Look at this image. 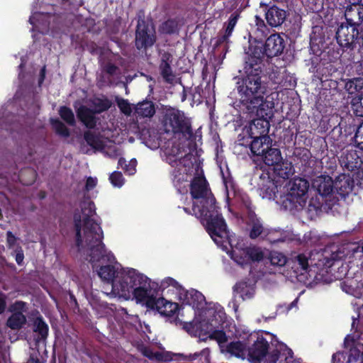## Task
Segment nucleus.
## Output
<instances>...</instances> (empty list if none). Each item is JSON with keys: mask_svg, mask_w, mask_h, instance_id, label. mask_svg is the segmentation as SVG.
<instances>
[{"mask_svg": "<svg viewBox=\"0 0 363 363\" xmlns=\"http://www.w3.org/2000/svg\"><path fill=\"white\" fill-rule=\"evenodd\" d=\"M33 330L38 334L37 341H45L48 336L49 327L43 316H37L33 323Z\"/></svg>", "mask_w": 363, "mask_h": 363, "instance_id": "c756f323", "label": "nucleus"}, {"mask_svg": "<svg viewBox=\"0 0 363 363\" xmlns=\"http://www.w3.org/2000/svg\"><path fill=\"white\" fill-rule=\"evenodd\" d=\"M241 201L243 206L247 210L250 214L253 215V206L252 201L247 195H243L241 196Z\"/></svg>", "mask_w": 363, "mask_h": 363, "instance_id": "6e6d98bb", "label": "nucleus"}, {"mask_svg": "<svg viewBox=\"0 0 363 363\" xmlns=\"http://www.w3.org/2000/svg\"><path fill=\"white\" fill-rule=\"evenodd\" d=\"M164 126L167 133L182 134L188 139L194 138L191 122L179 110L172 108L167 111L164 116Z\"/></svg>", "mask_w": 363, "mask_h": 363, "instance_id": "0eeeda50", "label": "nucleus"}, {"mask_svg": "<svg viewBox=\"0 0 363 363\" xmlns=\"http://www.w3.org/2000/svg\"><path fill=\"white\" fill-rule=\"evenodd\" d=\"M269 121L267 118H255L250 123L247 133L248 136H269Z\"/></svg>", "mask_w": 363, "mask_h": 363, "instance_id": "5701e85b", "label": "nucleus"}, {"mask_svg": "<svg viewBox=\"0 0 363 363\" xmlns=\"http://www.w3.org/2000/svg\"><path fill=\"white\" fill-rule=\"evenodd\" d=\"M17 238L13 234L11 231L6 233V241L9 247H12L16 245Z\"/></svg>", "mask_w": 363, "mask_h": 363, "instance_id": "e2e57ef3", "label": "nucleus"}, {"mask_svg": "<svg viewBox=\"0 0 363 363\" xmlns=\"http://www.w3.org/2000/svg\"><path fill=\"white\" fill-rule=\"evenodd\" d=\"M109 181L113 186L121 187L124 184L125 179L121 172L115 171L110 174Z\"/></svg>", "mask_w": 363, "mask_h": 363, "instance_id": "49530a36", "label": "nucleus"}, {"mask_svg": "<svg viewBox=\"0 0 363 363\" xmlns=\"http://www.w3.org/2000/svg\"><path fill=\"white\" fill-rule=\"evenodd\" d=\"M261 7H265V18L269 26L271 27L280 26L285 21L286 11L284 9L273 5L270 7L267 4H260Z\"/></svg>", "mask_w": 363, "mask_h": 363, "instance_id": "a211bd4d", "label": "nucleus"}, {"mask_svg": "<svg viewBox=\"0 0 363 363\" xmlns=\"http://www.w3.org/2000/svg\"><path fill=\"white\" fill-rule=\"evenodd\" d=\"M119 277V280L113 282V295L128 299L133 294L138 303L146 304L152 294L154 286H158V283L152 282L147 277L133 268L123 270Z\"/></svg>", "mask_w": 363, "mask_h": 363, "instance_id": "7ed1b4c3", "label": "nucleus"}, {"mask_svg": "<svg viewBox=\"0 0 363 363\" xmlns=\"http://www.w3.org/2000/svg\"><path fill=\"white\" fill-rule=\"evenodd\" d=\"M15 252V259L16 263L18 265H22L23 264L24 259V254L23 250L21 246H18L14 251Z\"/></svg>", "mask_w": 363, "mask_h": 363, "instance_id": "13d9d810", "label": "nucleus"}, {"mask_svg": "<svg viewBox=\"0 0 363 363\" xmlns=\"http://www.w3.org/2000/svg\"><path fill=\"white\" fill-rule=\"evenodd\" d=\"M264 95H261L257 97H253L252 99L242 104L247 111L250 113H255L257 118H270L272 115V107L269 106L268 102L264 100Z\"/></svg>", "mask_w": 363, "mask_h": 363, "instance_id": "dca6fc26", "label": "nucleus"}, {"mask_svg": "<svg viewBox=\"0 0 363 363\" xmlns=\"http://www.w3.org/2000/svg\"><path fill=\"white\" fill-rule=\"evenodd\" d=\"M123 269L118 271V269L116 268L113 265L107 264L104 266H101L98 270V275L99 277L104 281L111 284V293L113 294V282L119 280L121 275V272Z\"/></svg>", "mask_w": 363, "mask_h": 363, "instance_id": "393cba45", "label": "nucleus"}, {"mask_svg": "<svg viewBox=\"0 0 363 363\" xmlns=\"http://www.w3.org/2000/svg\"><path fill=\"white\" fill-rule=\"evenodd\" d=\"M60 118L68 125L74 126L76 124L74 113L72 110L66 106H60L59 109Z\"/></svg>", "mask_w": 363, "mask_h": 363, "instance_id": "79ce46f5", "label": "nucleus"}, {"mask_svg": "<svg viewBox=\"0 0 363 363\" xmlns=\"http://www.w3.org/2000/svg\"><path fill=\"white\" fill-rule=\"evenodd\" d=\"M264 258L262 250L257 247H246L232 251V259L238 264L244 267L251 262H260Z\"/></svg>", "mask_w": 363, "mask_h": 363, "instance_id": "9d476101", "label": "nucleus"}, {"mask_svg": "<svg viewBox=\"0 0 363 363\" xmlns=\"http://www.w3.org/2000/svg\"><path fill=\"white\" fill-rule=\"evenodd\" d=\"M257 186L263 199H275L281 181L272 177L269 172L263 171L259 177Z\"/></svg>", "mask_w": 363, "mask_h": 363, "instance_id": "9b49d317", "label": "nucleus"}, {"mask_svg": "<svg viewBox=\"0 0 363 363\" xmlns=\"http://www.w3.org/2000/svg\"><path fill=\"white\" fill-rule=\"evenodd\" d=\"M97 114L93 109L86 106L82 105L77 110V116L78 119L89 129H94L97 125Z\"/></svg>", "mask_w": 363, "mask_h": 363, "instance_id": "4be33fe9", "label": "nucleus"}, {"mask_svg": "<svg viewBox=\"0 0 363 363\" xmlns=\"http://www.w3.org/2000/svg\"><path fill=\"white\" fill-rule=\"evenodd\" d=\"M309 183L303 178L297 177L289 182L286 201L296 207V204L302 206L306 203L305 196L308 191Z\"/></svg>", "mask_w": 363, "mask_h": 363, "instance_id": "1a4fd4ad", "label": "nucleus"}, {"mask_svg": "<svg viewBox=\"0 0 363 363\" xmlns=\"http://www.w3.org/2000/svg\"><path fill=\"white\" fill-rule=\"evenodd\" d=\"M239 17L240 15L236 12L230 15L226 25L225 33L222 37V40H220V43L226 40L231 35Z\"/></svg>", "mask_w": 363, "mask_h": 363, "instance_id": "37998d69", "label": "nucleus"}, {"mask_svg": "<svg viewBox=\"0 0 363 363\" xmlns=\"http://www.w3.org/2000/svg\"><path fill=\"white\" fill-rule=\"evenodd\" d=\"M6 296L0 291V314L4 313L6 308Z\"/></svg>", "mask_w": 363, "mask_h": 363, "instance_id": "69168bd1", "label": "nucleus"}, {"mask_svg": "<svg viewBox=\"0 0 363 363\" xmlns=\"http://www.w3.org/2000/svg\"><path fill=\"white\" fill-rule=\"evenodd\" d=\"M339 162L345 171L353 172L360 169L363 172V151L347 149L342 152Z\"/></svg>", "mask_w": 363, "mask_h": 363, "instance_id": "4468645a", "label": "nucleus"}, {"mask_svg": "<svg viewBox=\"0 0 363 363\" xmlns=\"http://www.w3.org/2000/svg\"><path fill=\"white\" fill-rule=\"evenodd\" d=\"M142 353L143 354L149 358V359H152L154 357V353L152 352V351L148 348V347H145L143 351H142Z\"/></svg>", "mask_w": 363, "mask_h": 363, "instance_id": "338daca9", "label": "nucleus"}, {"mask_svg": "<svg viewBox=\"0 0 363 363\" xmlns=\"http://www.w3.org/2000/svg\"><path fill=\"white\" fill-rule=\"evenodd\" d=\"M233 292L238 294L242 301L250 299L255 293V281L250 279H244L235 284Z\"/></svg>", "mask_w": 363, "mask_h": 363, "instance_id": "aec40b11", "label": "nucleus"}, {"mask_svg": "<svg viewBox=\"0 0 363 363\" xmlns=\"http://www.w3.org/2000/svg\"><path fill=\"white\" fill-rule=\"evenodd\" d=\"M156 38L154 33H151L149 25L145 18L138 16V24L135 30V46L138 50L147 48L154 45Z\"/></svg>", "mask_w": 363, "mask_h": 363, "instance_id": "ddd939ff", "label": "nucleus"}, {"mask_svg": "<svg viewBox=\"0 0 363 363\" xmlns=\"http://www.w3.org/2000/svg\"><path fill=\"white\" fill-rule=\"evenodd\" d=\"M271 262L273 265L283 266L286 264V257L281 253H274L271 255Z\"/></svg>", "mask_w": 363, "mask_h": 363, "instance_id": "5fc2aeb1", "label": "nucleus"}, {"mask_svg": "<svg viewBox=\"0 0 363 363\" xmlns=\"http://www.w3.org/2000/svg\"><path fill=\"white\" fill-rule=\"evenodd\" d=\"M126 160L123 157H120L118 161V168L121 167L123 169V167H125Z\"/></svg>", "mask_w": 363, "mask_h": 363, "instance_id": "774afa93", "label": "nucleus"}, {"mask_svg": "<svg viewBox=\"0 0 363 363\" xmlns=\"http://www.w3.org/2000/svg\"><path fill=\"white\" fill-rule=\"evenodd\" d=\"M297 155L300 158L301 161L306 164L311 160L312 155L311 151L307 148H300L297 153Z\"/></svg>", "mask_w": 363, "mask_h": 363, "instance_id": "3c124183", "label": "nucleus"}, {"mask_svg": "<svg viewBox=\"0 0 363 363\" xmlns=\"http://www.w3.org/2000/svg\"><path fill=\"white\" fill-rule=\"evenodd\" d=\"M285 48L284 40L278 33H274L268 37L264 44L262 40L254 39L249 40V46L245 49V55L248 57H259L263 61L264 57L272 58L280 55Z\"/></svg>", "mask_w": 363, "mask_h": 363, "instance_id": "423d86ee", "label": "nucleus"}, {"mask_svg": "<svg viewBox=\"0 0 363 363\" xmlns=\"http://www.w3.org/2000/svg\"><path fill=\"white\" fill-rule=\"evenodd\" d=\"M238 140L240 145L249 147L252 155L257 157H259L272 143L269 136H243Z\"/></svg>", "mask_w": 363, "mask_h": 363, "instance_id": "2eb2a0df", "label": "nucleus"}, {"mask_svg": "<svg viewBox=\"0 0 363 363\" xmlns=\"http://www.w3.org/2000/svg\"><path fill=\"white\" fill-rule=\"evenodd\" d=\"M173 57L172 54L165 52L162 55L161 60L159 65L160 75L164 81L168 84H172L175 75L173 73L171 65L172 64Z\"/></svg>", "mask_w": 363, "mask_h": 363, "instance_id": "412c9836", "label": "nucleus"}, {"mask_svg": "<svg viewBox=\"0 0 363 363\" xmlns=\"http://www.w3.org/2000/svg\"><path fill=\"white\" fill-rule=\"evenodd\" d=\"M345 356L342 352H337L333 354L332 363H344Z\"/></svg>", "mask_w": 363, "mask_h": 363, "instance_id": "680f3d73", "label": "nucleus"}, {"mask_svg": "<svg viewBox=\"0 0 363 363\" xmlns=\"http://www.w3.org/2000/svg\"><path fill=\"white\" fill-rule=\"evenodd\" d=\"M354 141L357 147L363 151V122L360 123L356 130Z\"/></svg>", "mask_w": 363, "mask_h": 363, "instance_id": "09e8293b", "label": "nucleus"}, {"mask_svg": "<svg viewBox=\"0 0 363 363\" xmlns=\"http://www.w3.org/2000/svg\"><path fill=\"white\" fill-rule=\"evenodd\" d=\"M83 218L79 213L73 216L74 228L75 231V245L79 252L83 248L82 228L83 226L84 238L86 246L89 250L90 262H111L114 259L111 252H107L103 242L104 233L100 223H97L92 216L96 214V206L92 201H83L81 204ZM94 266V264H93Z\"/></svg>", "mask_w": 363, "mask_h": 363, "instance_id": "f03ea898", "label": "nucleus"}, {"mask_svg": "<svg viewBox=\"0 0 363 363\" xmlns=\"http://www.w3.org/2000/svg\"><path fill=\"white\" fill-rule=\"evenodd\" d=\"M351 342L347 363H363V344L356 343L353 339Z\"/></svg>", "mask_w": 363, "mask_h": 363, "instance_id": "2f4dec72", "label": "nucleus"}, {"mask_svg": "<svg viewBox=\"0 0 363 363\" xmlns=\"http://www.w3.org/2000/svg\"><path fill=\"white\" fill-rule=\"evenodd\" d=\"M210 337L216 340L222 350L223 347V344L226 343L228 341L226 333L223 330H213L210 335Z\"/></svg>", "mask_w": 363, "mask_h": 363, "instance_id": "a18cd8bd", "label": "nucleus"}, {"mask_svg": "<svg viewBox=\"0 0 363 363\" xmlns=\"http://www.w3.org/2000/svg\"><path fill=\"white\" fill-rule=\"evenodd\" d=\"M169 286H172L173 289H176L179 293L182 291V286L173 278L166 277L164 279L160 284H158V286H154L152 294L157 296L159 291L163 292Z\"/></svg>", "mask_w": 363, "mask_h": 363, "instance_id": "f704fd0d", "label": "nucleus"}, {"mask_svg": "<svg viewBox=\"0 0 363 363\" xmlns=\"http://www.w3.org/2000/svg\"><path fill=\"white\" fill-rule=\"evenodd\" d=\"M26 323V317L22 313H13L6 320V325L11 330H20Z\"/></svg>", "mask_w": 363, "mask_h": 363, "instance_id": "72a5a7b5", "label": "nucleus"}, {"mask_svg": "<svg viewBox=\"0 0 363 363\" xmlns=\"http://www.w3.org/2000/svg\"><path fill=\"white\" fill-rule=\"evenodd\" d=\"M358 27L342 23L336 30L335 38L343 52H350L354 50L358 42Z\"/></svg>", "mask_w": 363, "mask_h": 363, "instance_id": "6e6552de", "label": "nucleus"}, {"mask_svg": "<svg viewBox=\"0 0 363 363\" xmlns=\"http://www.w3.org/2000/svg\"><path fill=\"white\" fill-rule=\"evenodd\" d=\"M94 109L97 114L108 111L112 106V102L108 98H96L93 102Z\"/></svg>", "mask_w": 363, "mask_h": 363, "instance_id": "a19ab883", "label": "nucleus"}, {"mask_svg": "<svg viewBox=\"0 0 363 363\" xmlns=\"http://www.w3.org/2000/svg\"><path fill=\"white\" fill-rule=\"evenodd\" d=\"M261 160L267 166H274L283 160L279 148L272 147V144L259 156Z\"/></svg>", "mask_w": 363, "mask_h": 363, "instance_id": "bb28decb", "label": "nucleus"}, {"mask_svg": "<svg viewBox=\"0 0 363 363\" xmlns=\"http://www.w3.org/2000/svg\"><path fill=\"white\" fill-rule=\"evenodd\" d=\"M135 164L136 160H134L133 162L131 161L130 163L126 164L125 167H123L124 172L128 174L129 175L134 174L135 172Z\"/></svg>", "mask_w": 363, "mask_h": 363, "instance_id": "0e129e2a", "label": "nucleus"}, {"mask_svg": "<svg viewBox=\"0 0 363 363\" xmlns=\"http://www.w3.org/2000/svg\"><path fill=\"white\" fill-rule=\"evenodd\" d=\"M247 343L245 342L233 341L226 345L225 351L231 355L245 359L247 352Z\"/></svg>", "mask_w": 363, "mask_h": 363, "instance_id": "c85d7f7f", "label": "nucleus"}, {"mask_svg": "<svg viewBox=\"0 0 363 363\" xmlns=\"http://www.w3.org/2000/svg\"><path fill=\"white\" fill-rule=\"evenodd\" d=\"M248 359L252 363H277L284 353H281L284 347L288 348L286 345L279 344V349L275 348L269 352V343L262 335L257 333L250 334L247 338Z\"/></svg>", "mask_w": 363, "mask_h": 363, "instance_id": "39448f33", "label": "nucleus"}, {"mask_svg": "<svg viewBox=\"0 0 363 363\" xmlns=\"http://www.w3.org/2000/svg\"><path fill=\"white\" fill-rule=\"evenodd\" d=\"M19 178L24 185H31L35 181L36 173L33 169H26L20 172Z\"/></svg>", "mask_w": 363, "mask_h": 363, "instance_id": "c03bdc74", "label": "nucleus"}, {"mask_svg": "<svg viewBox=\"0 0 363 363\" xmlns=\"http://www.w3.org/2000/svg\"><path fill=\"white\" fill-rule=\"evenodd\" d=\"M255 33L256 37L254 39L259 38V40H262V38H265L269 33V29L264 21L259 16H255Z\"/></svg>", "mask_w": 363, "mask_h": 363, "instance_id": "e433bc0d", "label": "nucleus"}, {"mask_svg": "<svg viewBox=\"0 0 363 363\" xmlns=\"http://www.w3.org/2000/svg\"><path fill=\"white\" fill-rule=\"evenodd\" d=\"M190 194L192 199L196 200L192 206L194 216L205 225L213 240L218 245H223L225 239L228 238L227 224L203 174L192 179Z\"/></svg>", "mask_w": 363, "mask_h": 363, "instance_id": "f257e3e1", "label": "nucleus"}, {"mask_svg": "<svg viewBox=\"0 0 363 363\" xmlns=\"http://www.w3.org/2000/svg\"><path fill=\"white\" fill-rule=\"evenodd\" d=\"M285 352H286V354H284L285 363H300L294 359V352L290 348H286Z\"/></svg>", "mask_w": 363, "mask_h": 363, "instance_id": "052dcab7", "label": "nucleus"}, {"mask_svg": "<svg viewBox=\"0 0 363 363\" xmlns=\"http://www.w3.org/2000/svg\"><path fill=\"white\" fill-rule=\"evenodd\" d=\"M251 230L249 236L251 239H256L264 233V228L262 221L258 218L255 213L250 215Z\"/></svg>", "mask_w": 363, "mask_h": 363, "instance_id": "c9c22d12", "label": "nucleus"}, {"mask_svg": "<svg viewBox=\"0 0 363 363\" xmlns=\"http://www.w3.org/2000/svg\"><path fill=\"white\" fill-rule=\"evenodd\" d=\"M145 306L147 308L157 310L161 315L166 317H173L179 310V303L164 298H157L154 294L147 300Z\"/></svg>", "mask_w": 363, "mask_h": 363, "instance_id": "f8f14e48", "label": "nucleus"}, {"mask_svg": "<svg viewBox=\"0 0 363 363\" xmlns=\"http://www.w3.org/2000/svg\"><path fill=\"white\" fill-rule=\"evenodd\" d=\"M118 69V67L111 62L106 63L103 67V71L111 76L114 75Z\"/></svg>", "mask_w": 363, "mask_h": 363, "instance_id": "4d7b16f0", "label": "nucleus"}, {"mask_svg": "<svg viewBox=\"0 0 363 363\" xmlns=\"http://www.w3.org/2000/svg\"><path fill=\"white\" fill-rule=\"evenodd\" d=\"M351 108L357 117H363V104H361V101L353 98L351 102Z\"/></svg>", "mask_w": 363, "mask_h": 363, "instance_id": "8fccbe9b", "label": "nucleus"}, {"mask_svg": "<svg viewBox=\"0 0 363 363\" xmlns=\"http://www.w3.org/2000/svg\"><path fill=\"white\" fill-rule=\"evenodd\" d=\"M264 65L260 58L245 56L244 63L245 76L237 82V89L240 104L247 102L267 92V83L263 80L266 78L263 73Z\"/></svg>", "mask_w": 363, "mask_h": 363, "instance_id": "20e7f679", "label": "nucleus"}, {"mask_svg": "<svg viewBox=\"0 0 363 363\" xmlns=\"http://www.w3.org/2000/svg\"><path fill=\"white\" fill-rule=\"evenodd\" d=\"M27 303L23 301H16L13 303H12L9 308V311L13 313H22L27 311Z\"/></svg>", "mask_w": 363, "mask_h": 363, "instance_id": "de8ad7c7", "label": "nucleus"}, {"mask_svg": "<svg viewBox=\"0 0 363 363\" xmlns=\"http://www.w3.org/2000/svg\"><path fill=\"white\" fill-rule=\"evenodd\" d=\"M180 298L183 300V303L191 306L194 309H201L206 304L205 296L200 291L191 289L185 290L183 287L179 293Z\"/></svg>", "mask_w": 363, "mask_h": 363, "instance_id": "f3484780", "label": "nucleus"}, {"mask_svg": "<svg viewBox=\"0 0 363 363\" xmlns=\"http://www.w3.org/2000/svg\"><path fill=\"white\" fill-rule=\"evenodd\" d=\"M160 30L167 35L177 33L179 31V21L176 18H168L160 26Z\"/></svg>", "mask_w": 363, "mask_h": 363, "instance_id": "58836bf2", "label": "nucleus"}, {"mask_svg": "<svg viewBox=\"0 0 363 363\" xmlns=\"http://www.w3.org/2000/svg\"><path fill=\"white\" fill-rule=\"evenodd\" d=\"M50 124L56 134L63 138L69 137L70 131L69 128L60 120L58 118H51Z\"/></svg>", "mask_w": 363, "mask_h": 363, "instance_id": "ea45409f", "label": "nucleus"}, {"mask_svg": "<svg viewBox=\"0 0 363 363\" xmlns=\"http://www.w3.org/2000/svg\"><path fill=\"white\" fill-rule=\"evenodd\" d=\"M293 167L291 163L287 161L279 162L273 167V175L274 177H278V180L287 179L292 174Z\"/></svg>", "mask_w": 363, "mask_h": 363, "instance_id": "7c9ffc66", "label": "nucleus"}, {"mask_svg": "<svg viewBox=\"0 0 363 363\" xmlns=\"http://www.w3.org/2000/svg\"><path fill=\"white\" fill-rule=\"evenodd\" d=\"M295 262H297L300 268L306 270L308 267V259L304 254H298L294 257Z\"/></svg>", "mask_w": 363, "mask_h": 363, "instance_id": "864d4df0", "label": "nucleus"}, {"mask_svg": "<svg viewBox=\"0 0 363 363\" xmlns=\"http://www.w3.org/2000/svg\"><path fill=\"white\" fill-rule=\"evenodd\" d=\"M84 139L87 145L95 150H102L105 147V145L100 135L91 130L84 131Z\"/></svg>", "mask_w": 363, "mask_h": 363, "instance_id": "473e14b6", "label": "nucleus"}, {"mask_svg": "<svg viewBox=\"0 0 363 363\" xmlns=\"http://www.w3.org/2000/svg\"><path fill=\"white\" fill-rule=\"evenodd\" d=\"M334 188L341 199H345L353 190L354 180L345 174L340 176L334 182Z\"/></svg>", "mask_w": 363, "mask_h": 363, "instance_id": "b1692460", "label": "nucleus"}, {"mask_svg": "<svg viewBox=\"0 0 363 363\" xmlns=\"http://www.w3.org/2000/svg\"><path fill=\"white\" fill-rule=\"evenodd\" d=\"M117 105L122 113L125 115H130L132 112L130 104L128 100L121 99L118 100Z\"/></svg>", "mask_w": 363, "mask_h": 363, "instance_id": "603ef678", "label": "nucleus"}, {"mask_svg": "<svg viewBox=\"0 0 363 363\" xmlns=\"http://www.w3.org/2000/svg\"><path fill=\"white\" fill-rule=\"evenodd\" d=\"M345 24L359 28L363 20V4H352L347 6L345 12Z\"/></svg>", "mask_w": 363, "mask_h": 363, "instance_id": "6ab92c4d", "label": "nucleus"}, {"mask_svg": "<svg viewBox=\"0 0 363 363\" xmlns=\"http://www.w3.org/2000/svg\"><path fill=\"white\" fill-rule=\"evenodd\" d=\"M97 184V179L91 177H89L86 179L84 189L86 191L92 190Z\"/></svg>", "mask_w": 363, "mask_h": 363, "instance_id": "bf43d9fd", "label": "nucleus"}, {"mask_svg": "<svg viewBox=\"0 0 363 363\" xmlns=\"http://www.w3.org/2000/svg\"><path fill=\"white\" fill-rule=\"evenodd\" d=\"M312 186L323 196L330 195L333 191V189H335L334 182L331 177L328 176L318 177L313 180Z\"/></svg>", "mask_w": 363, "mask_h": 363, "instance_id": "a878e982", "label": "nucleus"}, {"mask_svg": "<svg viewBox=\"0 0 363 363\" xmlns=\"http://www.w3.org/2000/svg\"><path fill=\"white\" fill-rule=\"evenodd\" d=\"M155 106L152 101L144 100L137 104L135 113L140 118H151L155 114Z\"/></svg>", "mask_w": 363, "mask_h": 363, "instance_id": "cd10ccee", "label": "nucleus"}, {"mask_svg": "<svg viewBox=\"0 0 363 363\" xmlns=\"http://www.w3.org/2000/svg\"><path fill=\"white\" fill-rule=\"evenodd\" d=\"M346 91L350 94H354L356 93H362L363 90V78L356 77L349 79L345 84Z\"/></svg>", "mask_w": 363, "mask_h": 363, "instance_id": "4c0bfd02", "label": "nucleus"}]
</instances>
